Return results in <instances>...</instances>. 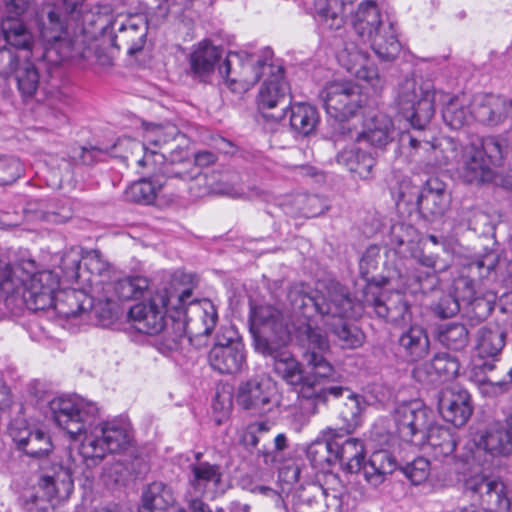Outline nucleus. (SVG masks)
Wrapping results in <instances>:
<instances>
[{"label": "nucleus", "instance_id": "obj_59", "mask_svg": "<svg viewBox=\"0 0 512 512\" xmlns=\"http://www.w3.org/2000/svg\"><path fill=\"white\" fill-rule=\"evenodd\" d=\"M401 470L412 484L419 485L429 476L430 462L426 458L418 457L401 467Z\"/></svg>", "mask_w": 512, "mask_h": 512}, {"label": "nucleus", "instance_id": "obj_9", "mask_svg": "<svg viewBox=\"0 0 512 512\" xmlns=\"http://www.w3.org/2000/svg\"><path fill=\"white\" fill-rule=\"evenodd\" d=\"M70 451L64 450L63 456H54L53 460L42 466V475L38 481V493L23 495L22 505L26 512H52L53 501L67 500L74 488Z\"/></svg>", "mask_w": 512, "mask_h": 512}, {"label": "nucleus", "instance_id": "obj_47", "mask_svg": "<svg viewBox=\"0 0 512 512\" xmlns=\"http://www.w3.org/2000/svg\"><path fill=\"white\" fill-rule=\"evenodd\" d=\"M1 31L9 46L19 50H31L33 37L21 20L17 18H7L3 20Z\"/></svg>", "mask_w": 512, "mask_h": 512}, {"label": "nucleus", "instance_id": "obj_39", "mask_svg": "<svg viewBox=\"0 0 512 512\" xmlns=\"http://www.w3.org/2000/svg\"><path fill=\"white\" fill-rule=\"evenodd\" d=\"M164 185L165 181L153 170L148 177L141 178L127 187L125 198L130 202L150 205L154 203L158 192Z\"/></svg>", "mask_w": 512, "mask_h": 512}, {"label": "nucleus", "instance_id": "obj_15", "mask_svg": "<svg viewBox=\"0 0 512 512\" xmlns=\"http://www.w3.org/2000/svg\"><path fill=\"white\" fill-rule=\"evenodd\" d=\"M398 437L409 444H425L432 425V411L420 400L399 404L393 414Z\"/></svg>", "mask_w": 512, "mask_h": 512}, {"label": "nucleus", "instance_id": "obj_64", "mask_svg": "<svg viewBox=\"0 0 512 512\" xmlns=\"http://www.w3.org/2000/svg\"><path fill=\"white\" fill-rule=\"evenodd\" d=\"M33 432L34 430L26 426H21L18 423H13L9 427V435L16 445V448L20 451L25 448L26 442H28Z\"/></svg>", "mask_w": 512, "mask_h": 512}, {"label": "nucleus", "instance_id": "obj_45", "mask_svg": "<svg viewBox=\"0 0 512 512\" xmlns=\"http://www.w3.org/2000/svg\"><path fill=\"white\" fill-rule=\"evenodd\" d=\"M379 248L370 246L359 262V271L361 277L366 281V291H377L391 282L390 277L371 275V272L378 267Z\"/></svg>", "mask_w": 512, "mask_h": 512}, {"label": "nucleus", "instance_id": "obj_44", "mask_svg": "<svg viewBox=\"0 0 512 512\" xmlns=\"http://www.w3.org/2000/svg\"><path fill=\"white\" fill-rule=\"evenodd\" d=\"M460 363L455 356L449 353H437L431 361L425 365V372L432 382H444L457 376Z\"/></svg>", "mask_w": 512, "mask_h": 512}, {"label": "nucleus", "instance_id": "obj_12", "mask_svg": "<svg viewBox=\"0 0 512 512\" xmlns=\"http://www.w3.org/2000/svg\"><path fill=\"white\" fill-rule=\"evenodd\" d=\"M506 153L500 138L483 137L479 145L473 143L465 148L461 178L477 186L494 182L497 177L495 167L502 165Z\"/></svg>", "mask_w": 512, "mask_h": 512}, {"label": "nucleus", "instance_id": "obj_53", "mask_svg": "<svg viewBox=\"0 0 512 512\" xmlns=\"http://www.w3.org/2000/svg\"><path fill=\"white\" fill-rule=\"evenodd\" d=\"M473 111L458 98L452 97L442 109V118L452 129L462 128L470 119Z\"/></svg>", "mask_w": 512, "mask_h": 512}, {"label": "nucleus", "instance_id": "obj_38", "mask_svg": "<svg viewBox=\"0 0 512 512\" xmlns=\"http://www.w3.org/2000/svg\"><path fill=\"white\" fill-rule=\"evenodd\" d=\"M337 163L345 166L351 173L360 179L368 180L373 178L375 157L368 151L362 149H343L337 154Z\"/></svg>", "mask_w": 512, "mask_h": 512}, {"label": "nucleus", "instance_id": "obj_40", "mask_svg": "<svg viewBox=\"0 0 512 512\" xmlns=\"http://www.w3.org/2000/svg\"><path fill=\"white\" fill-rule=\"evenodd\" d=\"M347 56V63L344 64L347 71L354 75L360 80H364L376 87L380 82L379 73L377 67L371 63L367 55L357 49L352 52L345 50L341 54V60L344 61V57Z\"/></svg>", "mask_w": 512, "mask_h": 512}, {"label": "nucleus", "instance_id": "obj_34", "mask_svg": "<svg viewBox=\"0 0 512 512\" xmlns=\"http://www.w3.org/2000/svg\"><path fill=\"white\" fill-rule=\"evenodd\" d=\"M284 116L289 113L291 129L300 136H309L316 131L320 123V116L317 108L309 103L299 102L291 105Z\"/></svg>", "mask_w": 512, "mask_h": 512}, {"label": "nucleus", "instance_id": "obj_5", "mask_svg": "<svg viewBox=\"0 0 512 512\" xmlns=\"http://www.w3.org/2000/svg\"><path fill=\"white\" fill-rule=\"evenodd\" d=\"M87 0H62L61 10L52 9L48 12L49 27L45 28L43 34L48 41L54 43L46 49L44 57L54 65L60 64L70 57L68 51L61 52L58 59H52L51 54L58 52L66 41L63 35L67 33L70 25L74 24L75 29L87 37L96 39L101 36L107 38L114 16L109 5H95L88 8Z\"/></svg>", "mask_w": 512, "mask_h": 512}, {"label": "nucleus", "instance_id": "obj_52", "mask_svg": "<svg viewBox=\"0 0 512 512\" xmlns=\"http://www.w3.org/2000/svg\"><path fill=\"white\" fill-rule=\"evenodd\" d=\"M417 237L418 232L413 225L396 223L391 227L389 241L397 253H405L412 250Z\"/></svg>", "mask_w": 512, "mask_h": 512}, {"label": "nucleus", "instance_id": "obj_48", "mask_svg": "<svg viewBox=\"0 0 512 512\" xmlns=\"http://www.w3.org/2000/svg\"><path fill=\"white\" fill-rule=\"evenodd\" d=\"M438 340L450 350L463 351L470 342V333L463 323L450 322L439 327Z\"/></svg>", "mask_w": 512, "mask_h": 512}, {"label": "nucleus", "instance_id": "obj_55", "mask_svg": "<svg viewBox=\"0 0 512 512\" xmlns=\"http://www.w3.org/2000/svg\"><path fill=\"white\" fill-rule=\"evenodd\" d=\"M53 443L47 432L36 429L26 442L25 448L22 450L27 456L32 458H42L53 452Z\"/></svg>", "mask_w": 512, "mask_h": 512}, {"label": "nucleus", "instance_id": "obj_10", "mask_svg": "<svg viewBox=\"0 0 512 512\" xmlns=\"http://www.w3.org/2000/svg\"><path fill=\"white\" fill-rule=\"evenodd\" d=\"M334 451L344 471L351 474L363 471L365 480L375 488L398 468L396 458L388 450L374 451L365 461L363 442L356 438H348L342 444L335 440Z\"/></svg>", "mask_w": 512, "mask_h": 512}, {"label": "nucleus", "instance_id": "obj_30", "mask_svg": "<svg viewBox=\"0 0 512 512\" xmlns=\"http://www.w3.org/2000/svg\"><path fill=\"white\" fill-rule=\"evenodd\" d=\"M463 290L461 296L463 309L466 317L475 322L485 320L494 310V299L485 296H475L474 286L467 279L455 281V290Z\"/></svg>", "mask_w": 512, "mask_h": 512}, {"label": "nucleus", "instance_id": "obj_35", "mask_svg": "<svg viewBox=\"0 0 512 512\" xmlns=\"http://www.w3.org/2000/svg\"><path fill=\"white\" fill-rule=\"evenodd\" d=\"M341 0H313L309 14L325 30H339L344 25Z\"/></svg>", "mask_w": 512, "mask_h": 512}, {"label": "nucleus", "instance_id": "obj_25", "mask_svg": "<svg viewBox=\"0 0 512 512\" xmlns=\"http://www.w3.org/2000/svg\"><path fill=\"white\" fill-rule=\"evenodd\" d=\"M449 205V195L446 184L437 177L429 178L423 185L417 197V207L420 214L429 221L444 215Z\"/></svg>", "mask_w": 512, "mask_h": 512}, {"label": "nucleus", "instance_id": "obj_60", "mask_svg": "<svg viewBox=\"0 0 512 512\" xmlns=\"http://www.w3.org/2000/svg\"><path fill=\"white\" fill-rule=\"evenodd\" d=\"M22 165L20 161L14 157H6L0 155V177L1 185H10L14 183L22 174Z\"/></svg>", "mask_w": 512, "mask_h": 512}, {"label": "nucleus", "instance_id": "obj_41", "mask_svg": "<svg viewBox=\"0 0 512 512\" xmlns=\"http://www.w3.org/2000/svg\"><path fill=\"white\" fill-rule=\"evenodd\" d=\"M505 97L490 95L474 107L473 115L477 121L488 126H496L508 117Z\"/></svg>", "mask_w": 512, "mask_h": 512}, {"label": "nucleus", "instance_id": "obj_27", "mask_svg": "<svg viewBox=\"0 0 512 512\" xmlns=\"http://www.w3.org/2000/svg\"><path fill=\"white\" fill-rule=\"evenodd\" d=\"M187 152L176 146L175 149L169 150V158L159 159L161 166L155 170L165 185L169 180L191 181L200 175L199 167L193 163L191 159L186 157Z\"/></svg>", "mask_w": 512, "mask_h": 512}, {"label": "nucleus", "instance_id": "obj_8", "mask_svg": "<svg viewBox=\"0 0 512 512\" xmlns=\"http://www.w3.org/2000/svg\"><path fill=\"white\" fill-rule=\"evenodd\" d=\"M367 407L365 398L355 393H349L347 400L339 410L338 419L341 422L336 428L328 427L325 439H317L308 445L306 457L314 469L319 472H330L337 462L335 454V438L354 432L362 424L363 411Z\"/></svg>", "mask_w": 512, "mask_h": 512}, {"label": "nucleus", "instance_id": "obj_51", "mask_svg": "<svg viewBox=\"0 0 512 512\" xmlns=\"http://www.w3.org/2000/svg\"><path fill=\"white\" fill-rule=\"evenodd\" d=\"M15 72V79L17 88L24 101L32 99L38 92L41 81L38 68L27 62L21 67H17Z\"/></svg>", "mask_w": 512, "mask_h": 512}, {"label": "nucleus", "instance_id": "obj_33", "mask_svg": "<svg viewBox=\"0 0 512 512\" xmlns=\"http://www.w3.org/2000/svg\"><path fill=\"white\" fill-rule=\"evenodd\" d=\"M174 503L172 488L164 482L155 481L143 489L138 512H169Z\"/></svg>", "mask_w": 512, "mask_h": 512}, {"label": "nucleus", "instance_id": "obj_11", "mask_svg": "<svg viewBox=\"0 0 512 512\" xmlns=\"http://www.w3.org/2000/svg\"><path fill=\"white\" fill-rule=\"evenodd\" d=\"M436 94L432 81L421 77L405 78L399 84L396 107L415 132L424 131L434 117Z\"/></svg>", "mask_w": 512, "mask_h": 512}, {"label": "nucleus", "instance_id": "obj_43", "mask_svg": "<svg viewBox=\"0 0 512 512\" xmlns=\"http://www.w3.org/2000/svg\"><path fill=\"white\" fill-rule=\"evenodd\" d=\"M507 428L486 432L479 440V447L492 455L512 453V414L507 417Z\"/></svg>", "mask_w": 512, "mask_h": 512}, {"label": "nucleus", "instance_id": "obj_16", "mask_svg": "<svg viewBox=\"0 0 512 512\" xmlns=\"http://www.w3.org/2000/svg\"><path fill=\"white\" fill-rule=\"evenodd\" d=\"M324 107L333 119L353 117L364 103L361 88L352 81H333L321 91Z\"/></svg>", "mask_w": 512, "mask_h": 512}, {"label": "nucleus", "instance_id": "obj_13", "mask_svg": "<svg viewBox=\"0 0 512 512\" xmlns=\"http://www.w3.org/2000/svg\"><path fill=\"white\" fill-rule=\"evenodd\" d=\"M249 330L257 352L264 353L279 346H286L292 339L289 319L271 305L251 307Z\"/></svg>", "mask_w": 512, "mask_h": 512}, {"label": "nucleus", "instance_id": "obj_42", "mask_svg": "<svg viewBox=\"0 0 512 512\" xmlns=\"http://www.w3.org/2000/svg\"><path fill=\"white\" fill-rule=\"evenodd\" d=\"M366 44H370L378 58L383 61L395 60L401 51V44L397 38L395 28L390 22Z\"/></svg>", "mask_w": 512, "mask_h": 512}, {"label": "nucleus", "instance_id": "obj_29", "mask_svg": "<svg viewBox=\"0 0 512 512\" xmlns=\"http://www.w3.org/2000/svg\"><path fill=\"white\" fill-rule=\"evenodd\" d=\"M222 53L221 48L209 42L200 43L189 57L190 75L199 82H210L215 65L222 58Z\"/></svg>", "mask_w": 512, "mask_h": 512}, {"label": "nucleus", "instance_id": "obj_6", "mask_svg": "<svg viewBox=\"0 0 512 512\" xmlns=\"http://www.w3.org/2000/svg\"><path fill=\"white\" fill-rule=\"evenodd\" d=\"M192 274L176 272L170 283L157 289L147 302L137 303L128 312L134 328L143 334L160 333L170 320V314L196 302L193 298Z\"/></svg>", "mask_w": 512, "mask_h": 512}, {"label": "nucleus", "instance_id": "obj_2", "mask_svg": "<svg viewBox=\"0 0 512 512\" xmlns=\"http://www.w3.org/2000/svg\"><path fill=\"white\" fill-rule=\"evenodd\" d=\"M52 419L72 438L84 435L79 454L91 468L99 465L107 454L120 453L130 446L128 424L122 420H99L95 403L81 398L60 396L49 402Z\"/></svg>", "mask_w": 512, "mask_h": 512}, {"label": "nucleus", "instance_id": "obj_37", "mask_svg": "<svg viewBox=\"0 0 512 512\" xmlns=\"http://www.w3.org/2000/svg\"><path fill=\"white\" fill-rule=\"evenodd\" d=\"M394 137L395 129L391 118L381 113L371 117L361 131V140L364 139L377 148H384Z\"/></svg>", "mask_w": 512, "mask_h": 512}, {"label": "nucleus", "instance_id": "obj_49", "mask_svg": "<svg viewBox=\"0 0 512 512\" xmlns=\"http://www.w3.org/2000/svg\"><path fill=\"white\" fill-rule=\"evenodd\" d=\"M498 262L499 256L496 251L490 250L482 255H478L467 263L465 267L467 276L460 279H467L474 286L475 281L489 278Z\"/></svg>", "mask_w": 512, "mask_h": 512}, {"label": "nucleus", "instance_id": "obj_63", "mask_svg": "<svg viewBox=\"0 0 512 512\" xmlns=\"http://www.w3.org/2000/svg\"><path fill=\"white\" fill-rule=\"evenodd\" d=\"M200 319L204 326L203 331L199 332V335L208 336L214 330L217 321H218V313L215 306L211 302H207L205 307L201 310Z\"/></svg>", "mask_w": 512, "mask_h": 512}, {"label": "nucleus", "instance_id": "obj_7", "mask_svg": "<svg viewBox=\"0 0 512 512\" xmlns=\"http://www.w3.org/2000/svg\"><path fill=\"white\" fill-rule=\"evenodd\" d=\"M60 286V277L51 270H43L33 274L23 284L22 298L29 310L38 311L55 307L67 317L93 310L94 300L82 290L64 292L65 299L57 300L55 292Z\"/></svg>", "mask_w": 512, "mask_h": 512}, {"label": "nucleus", "instance_id": "obj_36", "mask_svg": "<svg viewBox=\"0 0 512 512\" xmlns=\"http://www.w3.org/2000/svg\"><path fill=\"white\" fill-rule=\"evenodd\" d=\"M186 307L176 310V314H170V324H166L161 331V345L169 350L174 351L180 348L182 341L188 337L191 340L193 331L187 321Z\"/></svg>", "mask_w": 512, "mask_h": 512}, {"label": "nucleus", "instance_id": "obj_21", "mask_svg": "<svg viewBox=\"0 0 512 512\" xmlns=\"http://www.w3.org/2000/svg\"><path fill=\"white\" fill-rule=\"evenodd\" d=\"M465 487L477 495L485 512H509L511 501L503 482L485 476H474L466 480Z\"/></svg>", "mask_w": 512, "mask_h": 512}, {"label": "nucleus", "instance_id": "obj_18", "mask_svg": "<svg viewBox=\"0 0 512 512\" xmlns=\"http://www.w3.org/2000/svg\"><path fill=\"white\" fill-rule=\"evenodd\" d=\"M363 306L372 309L378 318L395 326L408 325L412 321V311L406 297L399 293L366 291L363 295Z\"/></svg>", "mask_w": 512, "mask_h": 512}, {"label": "nucleus", "instance_id": "obj_14", "mask_svg": "<svg viewBox=\"0 0 512 512\" xmlns=\"http://www.w3.org/2000/svg\"><path fill=\"white\" fill-rule=\"evenodd\" d=\"M210 367L222 375H236L246 367L244 343L233 326H223L207 355Z\"/></svg>", "mask_w": 512, "mask_h": 512}, {"label": "nucleus", "instance_id": "obj_50", "mask_svg": "<svg viewBox=\"0 0 512 512\" xmlns=\"http://www.w3.org/2000/svg\"><path fill=\"white\" fill-rule=\"evenodd\" d=\"M423 148L430 151L428 166L443 167L453 162L458 156L457 143L451 138H444L437 143H423Z\"/></svg>", "mask_w": 512, "mask_h": 512}, {"label": "nucleus", "instance_id": "obj_56", "mask_svg": "<svg viewBox=\"0 0 512 512\" xmlns=\"http://www.w3.org/2000/svg\"><path fill=\"white\" fill-rule=\"evenodd\" d=\"M447 292L442 293L439 298L431 304V309L435 315L440 318H450L455 316L462 308L463 302L459 294Z\"/></svg>", "mask_w": 512, "mask_h": 512}, {"label": "nucleus", "instance_id": "obj_1", "mask_svg": "<svg viewBox=\"0 0 512 512\" xmlns=\"http://www.w3.org/2000/svg\"><path fill=\"white\" fill-rule=\"evenodd\" d=\"M294 336L297 344L306 349L304 358L311 367L309 374H304L301 363L285 346L261 354L271 357L275 373L295 387L302 408L314 414L319 404L326 403L328 396L338 398L344 392L351 393L342 386L326 384L334 369L323 355L329 349V340L323 331L305 322L295 328Z\"/></svg>", "mask_w": 512, "mask_h": 512}, {"label": "nucleus", "instance_id": "obj_32", "mask_svg": "<svg viewBox=\"0 0 512 512\" xmlns=\"http://www.w3.org/2000/svg\"><path fill=\"white\" fill-rule=\"evenodd\" d=\"M83 283H87L91 288L102 286L110 287L112 284L109 282L111 278L112 268L108 261L103 258L102 253L93 249L87 251L83 256Z\"/></svg>", "mask_w": 512, "mask_h": 512}, {"label": "nucleus", "instance_id": "obj_23", "mask_svg": "<svg viewBox=\"0 0 512 512\" xmlns=\"http://www.w3.org/2000/svg\"><path fill=\"white\" fill-rule=\"evenodd\" d=\"M202 452H196L194 461L188 466V483L195 494L200 496H214L223 482V468L218 463H211L203 459Z\"/></svg>", "mask_w": 512, "mask_h": 512}, {"label": "nucleus", "instance_id": "obj_24", "mask_svg": "<svg viewBox=\"0 0 512 512\" xmlns=\"http://www.w3.org/2000/svg\"><path fill=\"white\" fill-rule=\"evenodd\" d=\"M438 410L446 422L461 427L473 412L471 396L467 390L458 386L446 387L439 393Z\"/></svg>", "mask_w": 512, "mask_h": 512}, {"label": "nucleus", "instance_id": "obj_58", "mask_svg": "<svg viewBox=\"0 0 512 512\" xmlns=\"http://www.w3.org/2000/svg\"><path fill=\"white\" fill-rule=\"evenodd\" d=\"M82 257L78 254L70 252L63 255L60 262L62 277L67 282H82L83 268L81 267Z\"/></svg>", "mask_w": 512, "mask_h": 512}, {"label": "nucleus", "instance_id": "obj_62", "mask_svg": "<svg viewBox=\"0 0 512 512\" xmlns=\"http://www.w3.org/2000/svg\"><path fill=\"white\" fill-rule=\"evenodd\" d=\"M19 65V58L14 51L0 47V76L7 78Z\"/></svg>", "mask_w": 512, "mask_h": 512}, {"label": "nucleus", "instance_id": "obj_61", "mask_svg": "<svg viewBox=\"0 0 512 512\" xmlns=\"http://www.w3.org/2000/svg\"><path fill=\"white\" fill-rule=\"evenodd\" d=\"M349 119L350 118L334 119V123L332 124V137L335 141L361 140V131L353 126Z\"/></svg>", "mask_w": 512, "mask_h": 512}, {"label": "nucleus", "instance_id": "obj_57", "mask_svg": "<svg viewBox=\"0 0 512 512\" xmlns=\"http://www.w3.org/2000/svg\"><path fill=\"white\" fill-rule=\"evenodd\" d=\"M423 143H432L429 140L421 139L419 136L410 132H403L399 137V144L401 149L406 150L408 155L416 157L415 161L427 165V157L430 156V151L421 146Z\"/></svg>", "mask_w": 512, "mask_h": 512}, {"label": "nucleus", "instance_id": "obj_19", "mask_svg": "<svg viewBox=\"0 0 512 512\" xmlns=\"http://www.w3.org/2000/svg\"><path fill=\"white\" fill-rule=\"evenodd\" d=\"M236 403L251 416L278 414V400L274 388L266 382L250 379L241 382L236 392Z\"/></svg>", "mask_w": 512, "mask_h": 512}, {"label": "nucleus", "instance_id": "obj_28", "mask_svg": "<svg viewBox=\"0 0 512 512\" xmlns=\"http://www.w3.org/2000/svg\"><path fill=\"white\" fill-rule=\"evenodd\" d=\"M418 263L427 268L428 271L422 272L416 270L412 275L413 283L410 282V278L405 281H401V285L405 288L411 289L413 292L426 293L429 290L434 289L438 284V273L444 272L448 269L449 265L440 260L437 255L421 253L418 256Z\"/></svg>", "mask_w": 512, "mask_h": 512}, {"label": "nucleus", "instance_id": "obj_46", "mask_svg": "<svg viewBox=\"0 0 512 512\" xmlns=\"http://www.w3.org/2000/svg\"><path fill=\"white\" fill-rule=\"evenodd\" d=\"M425 443L431 448V453L435 459L452 455L457 446L456 437L450 429L432 425L428 430Z\"/></svg>", "mask_w": 512, "mask_h": 512}, {"label": "nucleus", "instance_id": "obj_4", "mask_svg": "<svg viewBox=\"0 0 512 512\" xmlns=\"http://www.w3.org/2000/svg\"><path fill=\"white\" fill-rule=\"evenodd\" d=\"M287 298L292 310L305 319L315 315L339 318L329 324L334 342L342 349H357L362 346L365 335L355 324L343 320L356 315V303L346 287L340 283H331L324 290L314 293L305 292L303 287L295 286L288 291Z\"/></svg>", "mask_w": 512, "mask_h": 512}, {"label": "nucleus", "instance_id": "obj_26", "mask_svg": "<svg viewBox=\"0 0 512 512\" xmlns=\"http://www.w3.org/2000/svg\"><path fill=\"white\" fill-rule=\"evenodd\" d=\"M396 349L398 355L406 362L422 360L430 349L427 330L419 324H410L398 335Z\"/></svg>", "mask_w": 512, "mask_h": 512}, {"label": "nucleus", "instance_id": "obj_22", "mask_svg": "<svg viewBox=\"0 0 512 512\" xmlns=\"http://www.w3.org/2000/svg\"><path fill=\"white\" fill-rule=\"evenodd\" d=\"M180 136L178 128L174 125H151L145 129L143 143L136 146L144 151V155L137 163L142 167L155 166L159 159H165L167 146Z\"/></svg>", "mask_w": 512, "mask_h": 512}, {"label": "nucleus", "instance_id": "obj_54", "mask_svg": "<svg viewBox=\"0 0 512 512\" xmlns=\"http://www.w3.org/2000/svg\"><path fill=\"white\" fill-rule=\"evenodd\" d=\"M148 286L147 278L134 276L119 279L113 284V289L120 300H132L140 298Z\"/></svg>", "mask_w": 512, "mask_h": 512}, {"label": "nucleus", "instance_id": "obj_17", "mask_svg": "<svg viewBox=\"0 0 512 512\" xmlns=\"http://www.w3.org/2000/svg\"><path fill=\"white\" fill-rule=\"evenodd\" d=\"M148 22L141 14L127 17H114L107 35L110 45L117 49H125L129 56L137 55L146 44Z\"/></svg>", "mask_w": 512, "mask_h": 512}, {"label": "nucleus", "instance_id": "obj_20", "mask_svg": "<svg viewBox=\"0 0 512 512\" xmlns=\"http://www.w3.org/2000/svg\"><path fill=\"white\" fill-rule=\"evenodd\" d=\"M506 339L507 331L498 323L481 326L475 335V351L483 362L475 365V368H479L483 372L493 371L495 363L500 360Z\"/></svg>", "mask_w": 512, "mask_h": 512}, {"label": "nucleus", "instance_id": "obj_3", "mask_svg": "<svg viewBox=\"0 0 512 512\" xmlns=\"http://www.w3.org/2000/svg\"><path fill=\"white\" fill-rule=\"evenodd\" d=\"M218 70L226 86L234 93L246 91L265 77L257 96L258 108L267 119H283L286 108H282L279 113L266 112L284 103L290 92L284 66L274 60L271 48H264L257 59L247 56L246 62H243L240 53L229 52Z\"/></svg>", "mask_w": 512, "mask_h": 512}, {"label": "nucleus", "instance_id": "obj_31", "mask_svg": "<svg viewBox=\"0 0 512 512\" xmlns=\"http://www.w3.org/2000/svg\"><path fill=\"white\" fill-rule=\"evenodd\" d=\"M385 27L375 2L368 1L359 5L354 16L353 29L362 43L371 41Z\"/></svg>", "mask_w": 512, "mask_h": 512}]
</instances>
